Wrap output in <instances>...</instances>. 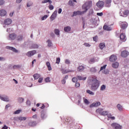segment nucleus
<instances>
[{
  "instance_id": "obj_16",
  "label": "nucleus",
  "mask_w": 129,
  "mask_h": 129,
  "mask_svg": "<svg viewBox=\"0 0 129 129\" xmlns=\"http://www.w3.org/2000/svg\"><path fill=\"white\" fill-rule=\"evenodd\" d=\"M27 125H29V126L30 127H33L36 126V121H30V122H29V123H28Z\"/></svg>"
},
{
  "instance_id": "obj_30",
  "label": "nucleus",
  "mask_w": 129,
  "mask_h": 129,
  "mask_svg": "<svg viewBox=\"0 0 129 129\" xmlns=\"http://www.w3.org/2000/svg\"><path fill=\"white\" fill-rule=\"evenodd\" d=\"M116 107L117 108V109L119 110V111H122L123 110V109L122 108V106H121L120 104H117V105H116Z\"/></svg>"
},
{
  "instance_id": "obj_48",
  "label": "nucleus",
  "mask_w": 129,
  "mask_h": 129,
  "mask_svg": "<svg viewBox=\"0 0 129 129\" xmlns=\"http://www.w3.org/2000/svg\"><path fill=\"white\" fill-rule=\"evenodd\" d=\"M19 68H20V66H19V65L13 66V69H19Z\"/></svg>"
},
{
  "instance_id": "obj_9",
  "label": "nucleus",
  "mask_w": 129,
  "mask_h": 129,
  "mask_svg": "<svg viewBox=\"0 0 129 129\" xmlns=\"http://www.w3.org/2000/svg\"><path fill=\"white\" fill-rule=\"evenodd\" d=\"M129 54V53L128 51L124 50L123 51L121 52V57H122L123 58H125L128 56Z\"/></svg>"
},
{
  "instance_id": "obj_42",
  "label": "nucleus",
  "mask_w": 129,
  "mask_h": 129,
  "mask_svg": "<svg viewBox=\"0 0 129 129\" xmlns=\"http://www.w3.org/2000/svg\"><path fill=\"white\" fill-rule=\"evenodd\" d=\"M21 110H17L16 111H14V114H18L20 113Z\"/></svg>"
},
{
  "instance_id": "obj_2",
  "label": "nucleus",
  "mask_w": 129,
  "mask_h": 129,
  "mask_svg": "<svg viewBox=\"0 0 129 129\" xmlns=\"http://www.w3.org/2000/svg\"><path fill=\"white\" fill-rule=\"evenodd\" d=\"M89 81L92 83V86H90V90L93 91H95L98 89L100 86V82L97 80L96 76H92L89 77Z\"/></svg>"
},
{
  "instance_id": "obj_37",
  "label": "nucleus",
  "mask_w": 129,
  "mask_h": 129,
  "mask_svg": "<svg viewBox=\"0 0 129 129\" xmlns=\"http://www.w3.org/2000/svg\"><path fill=\"white\" fill-rule=\"evenodd\" d=\"M54 34H56V35H59V30L58 29L54 30Z\"/></svg>"
},
{
  "instance_id": "obj_54",
  "label": "nucleus",
  "mask_w": 129,
  "mask_h": 129,
  "mask_svg": "<svg viewBox=\"0 0 129 129\" xmlns=\"http://www.w3.org/2000/svg\"><path fill=\"white\" fill-rule=\"evenodd\" d=\"M26 105H27V106H29L31 105V102H30V101L27 100L26 101Z\"/></svg>"
},
{
  "instance_id": "obj_24",
  "label": "nucleus",
  "mask_w": 129,
  "mask_h": 129,
  "mask_svg": "<svg viewBox=\"0 0 129 129\" xmlns=\"http://www.w3.org/2000/svg\"><path fill=\"white\" fill-rule=\"evenodd\" d=\"M40 78V75L38 74H35L34 75H33V78L34 79V80H37Z\"/></svg>"
},
{
  "instance_id": "obj_36",
  "label": "nucleus",
  "mask_w": 129,
  "mask_h": 129,
  "mask_svg": "<svg viewBox=\"0 0 129 129\" xmlns=\"http://www.w3.org/2000/svg\"><path fill=\"white\" fill-rule=\"evenodd\" d=\"M18 102H19V103H23L24 102V98H18Z\"/></svg>"
},
{
  "instance_id": "obj_8",
  "label": "nucleus",
  "mask_w": 129,
  "mask_h": 129,
  "mask_svg": "<svg viewBox=\"0 0 129 129\" xmlns=\"http://www.w3.org/2000/svg\"><path fill=\"white\" fill-rule=\"evenodd\" d=\"M104 4H104L103 1H99L96 3V7H97V8L101 9L103 7V5Z\"/></svg>"
},
{
  "instance_id": "obj_62",
  "label": "nucleus",
  "mask_w": 129,
  "mask_h": 129,
  "mask_svg": "<svg viewBox=\"0 0 129 129\" xmlns=\"http://www.w3.org/2000/svg\"><path fill=\"white\" fill-rule=\"evenodd\" d=\"M4 0H0V5H4Z\"/></svg>"
},
{
  "instance_id": "obj_14",
  "label": "nucleus",
  "mask_w": 129,
  "mask_h": 129,
  "mask_svg": "<svg viewBox=\"0 0 129 129\" xmlns=\"http://www.w3.org/2000/svg\"><path fill=\"white\" fill-rule=\"evenodd\" d=\"M60 72H62V74H66L69 73L71 72H74V71L67 70L64 69H61Z\"/></svg>"
},
{
  "instance_id": "obj_53",
  "label": "nucleus",
  "mask_w": 129,
  "mask_h": 129,
  "mask_svg": "<svg viewBox=\"0 0 129 129\" xmlns=\"http://www.w3.org/2000/svg\"><path fill=\"white\" fill-rule=\"evenodd\" d=\"M42 81H43V78H40L39 79H38V83H40Z\"/></svg>"
},
{
  "instance_id": "obj_27",
  "label": "nucleus",
  "mask_w": 129,
  "mask_h": 129,
  "mask_svg": "<svg viewBox=\"0 0 129 129\" xmlns=\"http://www.w3.org/2000/svg\"><path fill=\"white\" fill-rule=\"evenodd\" d=\"M120 28H121V29H123V30L126 29L127 28V23H122V24H121Z\"/></svg>"
},
{
  "instance_id": "obj_35",
  "label": "nucleus",
  "mask_w": 129,
  "mask_h": 129,
  "mask_svg": "<svg viewBox=\"0 0 129 129\" xmlns=\"http://www.w3.org/2000/svg\"><path fill=\"white\" fill-rule=\"evenodd\" d=\"M106 67H107V65L106 64L104 65L102 67H101V68H100V71L104 70V69H106Z\"/></svg>"
},
{
  "instance_id": "obj_49",
  "label": "nucleus",
  "mask_w": 129,
  "mask_h": 129,
  "mask_svg": "<svg viewBox=\"0 0 129 129\" xmlns=\"http://www.w3.org/2000/svg\"><path fill=\"white\" fill-rule=\"evenodd\" d=\"M45 82H46V83L50 82V78L47 77V78H45Z\"/></svg>"
},
{
  "instance_id": "obj_61",
  "label": "nucleus",
  "mask_w": 129,
  "mask_h": 129,
  "mask_svg": "<svg viewBox=\"0 0 129 129\" xmlns=\"http://www.w3.org/2000/svg\"><path fill=\"white\" fill-rule=\"evenodd\" d=\"M66 64H70V61H69V60H66Z\"/></svg>"
},
{
  "instance_id": "obj_22",
  "label": "nucleus",
  "mask_w": 129,
  "mask_h": 129,
  "mask_svg": "<svg viewBox=\"0 0 129 129\" xmlns=\"http://www.w3.org/2000/svg\"><path fill=\"white\" fill-rule=\"evenodd\" d=\"M17 120H19L20 121L26 120V117L21 116L17 117Z\"/></svg>"
},
{
  "instance_id": "obj_18",
  "label": "nucleus",
  "mask_w": 129,
  "mask_h": 129,
  "mask_svg": "<svg viewBox=\"0 0 129 129\" xmlns=\"http://www.w3.org/2000/svg\"><path fill=\"white\" fill-rule=\"evenodd\" d=\"M111 3V0H106L105 1H104V3L103 2L104 4H105L106 7L107 8L110 7Z\"/></svg>"
},
{
  "instance_id": "obj_11",
  "label": "nucleus",
  "mask_w": 129,
  "mask_h": 129,
  "mask_svg": "<svg viewBox=\"0 0 129 129\" xmlns=\"http://www.w3.org/2000/svg\"><path fill=\"white\" fill-rule=\"evenodd\" d=\"M18 36H17V35H16V34L14 33H12L10 34L9 36H8V37L10 38V40H16V38H17Z\"/></svg>"
},
{
  "instance_id": "obj_25",
  "label": "nucleus",
  "mask_w": 129,
  "mask_h": 129,
  "mask_svg": "<svg viewBox=\"0 0 129 129\" xmlns=\"http://www.w3.org/2000/svg\"><path fill=\"white\" fill-rule=\"evenodd\" d=\"M46 64V67H47V70H49V71L52 70V68H51V65L50 64V62L49 61H47Z\"/></svg>"
},
{
  "instance_id": "obj_56",
  "label": "nucleus",
  "mask_w": 129,
  "mask_h": 129,
  "mask_svg": "<svg viewBox=\"0 0 129 129\" xmlns=\"http://www.w3.org/2000/svg\"><path fill=\"white\" fill-rule=\"evenodd\" d=\"M95 61L94 58H91L90 59V60H89V63H93L94 61Z\"/></svg>"
},
{
  "instance_id": "obj_59",
  "label": "nucleus",
  "mask_w": 129,
  "mask_h": 129,
  "mask_svg": "<svg viewBox=\"0 0 129 129\" xmlns=\"http://www.w3.org/2000/svg\"><path fill=\"white\" fill-rule=\"evenodd\" d=\"M11 107V105H10V104H7V105H6V106L5 107V109H7V108H8V107Z\"/></svg>"
},
{
  "instance_id": "obj_52",
  "label": "nucleus",
  "mask_w": 129,
  "mask_h": 129,
  "mask_svg": "<svg viewBox=\"0 0 129 129\" xmlns=\"http://www.w3.org/2000/svg\"><path fill=\"white\" fill-rule=\"evenodd\" d=\"M49 9L50 10H53V6L50 5V6H49Z\"/></svg>"
},
{
  "instance_id": "obj_13",
  "label": "nucleus",
  "mask_w": 129,
  "mask_h": 129,
  "mask_svg": "<svg viewBox=\"0 0 129 129\" xmlns=\"http://www.w3.org/2000/svg\"><path fill=\"white\" fill-rule=\"evenodd\" d=\"M101 105V103L97 102L96 103H93L91 105L89 106V107L93 108V107H96L98 106H100Z\"/></svg>"
},
{
  "instance_id": "obj_19",
  "label": "nucleus",
  "mask_w": 129,
  "mask_h": 129,
  "mask_svg": "<svg viewBox=\"0 0 129 129\" xmlns=\"http://www.w3.org/2000/svg\"><path fill=\"white\" fill-rule=\"evenodd\" d=\"M18 42H21L24 39V37L22 35H18V37L16 38Z\"/></svg>"
},
{
  "instance_id": "obj_31",
  "label": "nucleus",
  "mask_w": 129,
  "mask_h": 129,
  "mask_svg": "<svg viewBox=\"0 0 129 129\" xmlns=\"http://www.w3.org/2000/svg\"><path fill=\"white\" fill-rule=\"evenodd\" d=\"M47 3H49V4H52V2L50 0H44L43 1H41V4H45Z\"/></svg>"
},
{
  "instance_id": "obj_12",
  "label": "nucleus",
  "mask_w": 129,
  "mask_h": 129,
  "mask_svg": "<svg viewBox=\"0 0 129 129\" xmlns=\"http://www.w3.org/2000/svg\"><path fill=\"white\" fill-rule=\"evenodd\" d=\"M4 23L6 25H10L12 24V20L11 19H7L5 20Z\"/></svg>"
},
{
  "instance_id": "obj_1",
  "label": "nucleus",
  "mask_w": 129,
  "mask_h": 129,
  "mask_svg": "<svg viewBox=\"0 0 129 129\" xmlns=\"http://www.w3.org/2000/svg\"><path fill=\"white\" fill-rule=\"evenodd\" d=\"M91 7V1H88L86 2V3H84L83 5L82 6V10H84L83 11H76L74 12L73 13V17L76 16L77 15H82L86 13L88 10H89V9Z\"/></svg>"
},
{
  "instance_id": "obj_44",
  "label": "nucleus",
  "mask_w": 129,
  "mask_h": 129,
  "mask_svg": "<svg viewBox=\"0 0 129 129\" xmlns=\"http://www.w3.org/2000/svg\"><path fill=\"white\" fill-rule=\"evenodd\" d=\"M60 61V59L59 58V57H57V58L56 59V63L59 64Z\"/></svg>"
},
{
  "instance_id": "obj_40",
  "label": "nucleus",
  "mask_w": 129,
  "mask_h": 129,
  "mask_svg": "<svg viewBox=\"0 0 129 129\" xmlns=\"http://www.w3.org/2000/svg\"><path fill=\"white\" fill-rule=\"evenodd\" d=\"M83 102L84 103V104H86L87 105L89 104V101H88L87 99H84V100H83Z\"/></svg>"
},
{
  "instance_id": "obj_58",
  "label": "nucleus",
  "mask_w": 129,
  "mask_h": 129,
  "mask_svg": "<svg viewBox=\"0 0 129 129\" xmlns=\"http://www.w3.org/2000/svg\"><path fill=\"white\" fill-rule=\"evenodd\" d=\"M108 73H109V72L107 70L103 71V74H108Z\"/></svg>"
},
{
  "instance_id": "obj_28",
  "label": "nucleus",
  "mask_w": 129,
  "mask_h": 129,
  "mask_svg": "<svg viewBox=\"0 0 129 129\" xmlns=\"http://www.w3.org/2000/svg\"><path fill=\"white\" fill-rule=\"evenodd\" d=\"M77 79H78L80 81L81 80H86L87 79V77H81L80 76H77V78H76Z\"/></svg>"
},
{
  "instance_id": "obj_64",
  "label": "nucleus",
  "mask_w": 129,
  "mask_h": 129,
  "mask_svg": "<svg viewBox=\"0 0 129 129\" xmlns=\"http://www.w3.org/2000/svg\"><path fill=\"white\" fill-rule=\"evenodd\" d=\"M8 127L6 126V125H4V127H3V129H8Z\"/></svg>"
},
{
  "instance_id": "obj_57",
  "label": "nucleus",
  "mask_w": 129,
  "mask_h": 129,
  "mask_svg": "<svg viewBox=\"0 0 129 129\" xmlns=\"http://www.w3.org/2000/svg\"><path fill=\"white\" fill-rule=\"evenodd\" d=\"M69 6H73V1H69Z\"/></svg>"
},
{
  "instance_id": "obj_51",
  "label": "nucleus",
  "mask_w": 129,
  "mask_h": 129,
  "mask_svg": "<svg viewBox=\"0 0 129 129\" xmlns=\"http://www.w3.org/2000/svg\"><path fill=\"white\" fill-rule=\"evenodd\" d=\"M83 45L86 47H90V44H89V43H84Z\"/></svg>"
},
{
  "instance_id": "obj_15",
  "label": "nucleus",
  "mask_w": 129,
  "mask_h": 129,
  "mask_svg": "<svg viewBox=\"0 0 129 129\" xmlns=\"http://www.w3.org/2000/svg\"><path fill=\"white\" fill-rule=\"evenodd\" d=\"M120 40L122 42H124L126 41V35L123 33H121L120 34Z\"/></svg>"
},
{
  "instance_id": "obj_41",
  "label": "nucleus",
  "mask_w": 129,
  "mask_h": 129,
  "mask_svg": "<svg viewBox=\"0 0 129 129\" xmlns=\"http://www.w3.org/2000/svg\"><path fill=\"white\" fill-rule=\"evenodd\" d=\"M40 117H41V119H43L46 118V116L45 115L44 113H41V114L40 115Z\"/></svg>"
},
{
  "instance_id": "obj_29",
  "label": "nucleus",
  "mask_w": 129,
  "mask_h": 129,
  "mask_svg": "<svg viewBox=\"0 0 129 129\" xmlns=\"http://www.w3.org/2000/svg\"><path fill=\"white\" fill-rule=\"evenodd\" d=\"M71 30V28H70V26H67L66 27H64V32H70Z\"/></svg>"
},
{
  "instance_id": "obj_45",
  "label": "nucleus",
  "mask_w": 129,
  "mask_h": 129,
  "mask_svg": "<svg viewBox=\"0 0 129 129\" xmlns=\"http://www.w3.org/2000/svg\"><path fill=\"white\" fill-rule=\"evenodd\" d=\"M77 80H78V79H77L76 77L73 78V79H72L73 82L77 83Z\"/></svg>"
},
{
  "instance_id": "obj_26",
  "label": "nucleus",
  "mask_w": 129,
  "mask_h": 129,
  "mask_svg": "<svg viewBox=\"0 0 129 129\" xmlns=\"http://www.w3.org/2000/svg\"><path fill=\"white\" fill-rule=\"evenodd\" d=\"M112 67L114 69H117V67H119V63H117V62L113 63V64H112Z\"/></svg>"
},
{
  "instance_id": "obj_6",
  "label": "nucleus",
  "mask_w": 129,
  "mask_h": 129,
  "mask_svg": "<svg viewBox=\"0 0 129 129\" xmlns=\"http://www.w3.org/2000/svg\"><path fill=\"white\" fill-rule=\"evenodd\" d=\"M128 15H129V11L127 10H125L122 13H120L121 17H126Z\"/></svg>"
},
{
  "instance_id": "obj_21",
  "label": "nucleus",
  "mask_w": 129,
  "mask_h": 129,
  "mask_svg": "<svg viewBox=\"0 0 129 129\" xmlns=\"http://www.w3.org/2000/svg\"><path fill=\"white\" fill-rule=\"evenodd\" d=\"M7 12L6 11H5V10H1L0 11V16L1 17H4L5 16H6Z\"/></svg>"
},
{
  "instance_id": "obj_7",
  "label": "nucleus",
  "mask_w": 129,
  "mask_h": 129,
  "mask_svg": "<svg viewBox=\"0 0 129 129\" xmlns=\"http://www.w3.org/2000/svg\"><path fill=\"white\" fill-rule=\"evenodd\" d=\"M117 58L116 56L115 55L112 54V55H110L109 57V61L110 62H114L116 61Z\"/></svg>"
},
{
  "instance_id": "obj_33",
  "label": "nucleus",
  "mask_w": 129,
  "mask_h": 129,
  "mask_svg": "<svg viewBox=\"0 0 129 129\" xmlns=\"http://www.w3.org/2000/svg\"><path fill=\"white\" fill-rule=\"evenodd\" d=\"M47 46L51 47L52 46V43L51 42V41L50 40H47Z\"/></svg>"
},
{
  "instance_id": "obj_43",
  "label": "nucleus",
  "mask_w": 129,
  "mask_h": 129,
  "mask_svg": "<svg viewBox=\"0 0 129 129\" xmlns=\"http://www.w3.org/2000/svg\"><path fill=\"white\" fill-rule=\"evenodd\" d=\"M32 48L33 49H37L38 48V45L36 44H32Z\"/></svg>"
},
{
  "instance_id": "obj_46",
  "label": "nucleus",
  "mask_w": 129,
  "mask_h": 129,
  "mask_svg": "<svg viewBox=\"0 0 129 129\" xmlns=\"http://www.w3.org/2000/svg\"><path fill=\"white\" fill-rule=\"evenodd\" d=\"M96 15H97V16L102 17V16L103 15V13H102V12L97 13L96 14Z\"/></svg>"
},
{
  "instance_id": "obj_23",
  "label": "nucleus",
  "mask_w": 129,
  "mask_h": 129,
  "mask_svg": "<svg viewBox=\"0 0 129 129\" xmlns=\"http://www.w3.org/2000/svg\"><path fill=\"white\" fill-rule=\"evenodd\" d=\"M84 70V67L83 66H80L77 68V71L80 72H82Z\"/></svg>"
},
{
  "instance_id": "obj_55",
  "label": "nucleus",
  "mask_w": 129,
  "mask_h": 129,
  "mask_svg": "<svg viewBox=\"0 0 129 129\" xmlns=\"http://www.w3.org/2000/svg\"><path fill=\"white\" fill-rule=\"evenodd\" d=\"M75 87H76L77 88L80 87V83H76V84H75Z\"/></svg>"
},
{
  "instance_id": "obj_38",
  "label": "nucleus",
  "mask_w": 129,
  "mask_h": 129,
  "mask_svg": "<svg viewBox=\"0 0 129 129\" xmlns=\"http://www.w3.org/2000/svg\"><path fill=\"white\" fill-rule=\"evenodd\" d=\"M99 47H100V49H103V48L104 47V43H100Z\"/></svg>"
},
{
  "instance_id": "obj_63",
  "label": "nucleus",
  "mask_w": 129,
  "mask_h": 129,
  "mask_svg": "<svg viewBox=\"0 0 129 129\" xmlns=\"http://www.w3.org/2000/svg\"><path fill=\"white\" fill-rule=\"evenodd\" d=\"M23 1V0H17L16 1V3H17V4H20V3H21V1Z\"/></svg>"
},
{
  "instance_id": "obj_20",
  "label": "nucleus",
  "mask_w": 129,
  "mask_h": 129,
  "mask_svg": "<svg viewBox=\"0 0 129 129\" xmlns=\"http://www.w3.org/2000/svg\"><path fill=\"white\" fill-rule=\"evenodd\" d=\"M103 30L107 31H111V27L108 25H104L103 26Z\"/></svg>"
},
{
  "instance_id": "obj_34",
  "label": "nucleus",
  "mask_w": 129,
  "mask_h": 129,
  "mask_svg": "<svg viewBox=\"0 0 129 129\" xmlns=\"http://www.w3.org/2000/svg\"><path fill=\"white\" fill-rule=\"evenodd\" d=\"M107 117L112 120L115 119V117H113L110 114L107 115Z\"/></svg>"
},
{
  "instance_id": "obj_47",
  "label": "nucleus",
  "mask_w": 129,
  "mask_h": 129,
  "mask_svg": "<svg viewBox=\"0 0 129 129\" xmlns=\"http://www.w3.org/2000/svg\"><path fill=\"white\" fill-rule=\"evenodd\" d=\"M47 18V15H44L43 17H41V21H43L45 19H46Z\"/></svg>"
},
{
  "instance_id": "obj_60",
  "label": "nucleus",
  "mask_w": 129,
  "mask_h": 129,
  "mask_svg": "<svg viewBox=\"0 0 129 129\" xmlns=\"http://www.w3.org/2000/svg\"><path fill=\"white\" fill-rule=\"evenodd\" d=\"M61 13V9L59 8V9H58V11L57 12V13H58V14H60Z\"/></svg>"
},
{
  "instance_id": "obj_39",
  "label": "nucleus",
  "mask_w": 129,
  "mask_h": 129,
  "mask_svg": "<svg viewBox=\"0 0 129 129\" xmlns=\"http://www.w3.org/2000/svg\"><path fill=\"white\" fill-rule=\"evenodd\" d=\"M106 89V86H104V85H102V86H101L100 90L101 91H104Z\"/></svg>"
},
{
  "instance_id": "obj_5",
  "label": "nucleus",
  "mask_w": 129,
  "mask_h": 129,
  "mask_svg": "<svg viewBox=\"0 0 129 129\" xmlns=\"http://www.w3.org/2000/svg\"><path fill=\"white\" fill-rule=\"evenodd\" d=\"M111 126H112V127L114 129H121V126L120 125V124H117L116 122H114L111 124Z\"/></svg>"
},
{
  "instance_id": "obj_32",
  "label": "nucleus",
  "mask_w": 129,
  "mask_h": 129,
  "mask_svg": "<svg viewBox=\"0 0 129 129\" xmlns=\"http://www.w3.org/2000/svg\"><path fill=\"white\" fill-rule=\"evenodd\" d=\"M86 92L88 94H89L90 95H94V92L90 91V90H87Z\"/></svg>"
},
{
  "instance_id": "obj_17",
  "label": "nucleus",
  "mask_w": 129,
  "mask_h": 129,
  "mask_svg": "<svg viewBox=\"0 0 129 129\" xmlns=\"http://www.w3.org/2000/svg\"><path fill=\"white\" fill-rule=\"evenodd\" d=\"M6 49H8V50H12V51L15 52V53H18V50L15 48L13 47H11V46H7L6 47Z\"/></svg>"
},
{
  "instance_id": "obj_10",
  "label": "nucleus",
  "mask_w": 129,
  "mask_h": 129,
  "mask_svg": "<svg viewBox=\"0 0 129 129\" xmlns=\"http://www.w3.org/2000/svg\"><path fill=\"white\" fill-rule=\"evenodd\" d=\"M57 17V11H55L53 12V13L52 15H51V17H50V19L51 21H53L54 19H56V17Z\"/></svg>"
},
{
  "instance_id": "obj_3",
  "label": "nucleus",
  "mask_w": 129,
  "mask_h": 129,
  "mask_svg": "<svg viewBox=\"0 0 129 129\" xmlns=\"http://www.w3.org/2000/svg\"><path fill=\"white\" fill-rule=\"evenodd\" d=\"M96 113H98L100 114V115L102 116H106L109 115V114H108L107 111H103V109L102 108H99L96 110Z\"/></svg>"
},
{
  "instance_id": "obj_50",
  "label": "nucleus",
  "mask_w": 129,
  "mask_h": 129,
  "mask_svg": "<svg viewBox=\"0 0 129 129\" xmlns=\"http://www.w3.org/2000/svg\"><path fill=\"white\" fill-rule=\"evenodd\" d=\"M93 40H94V41L96 42L97 41V36H95L93 37Z\"/></svg>"
},
{
  "instance_id": "obj_4",
  "label": "nucleus",
  "mask_w": 129,
  "mask_h": 129,
  "mask_svg": "<svg viewBox=\"0 0 129 129\" xmlns=\"http://www.w3.org/2000/svg\"><path fill=\"white\" fill-rule=\"evenodd\" d=\"M36 53L37 51L36 50H31L30 51H28L26 53V56H27V57H31L34 54H36Z\"/></svg>"
}]
</instances>
